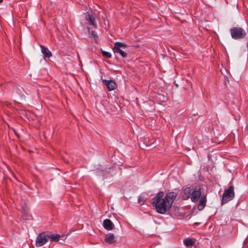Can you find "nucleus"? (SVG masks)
Here are the masks:
<instances>
[{"label":"nucleus","instance_id":"6","mask_svg":"<svg viewBox=\"0 0 248 248\" xmlns=\"http://www.w3.org/2000/svg\"><path fill=\"white\" fill-rule=\"evenodd\" d=\"M126 45L120 43V42H116L114 45V47L113 48V51L115 53H117L120 54L123 57L125 58L126 56V53L121 50V48L123 47H125Z\"/></svg>","mask_w":248,"mask_h":248},{"label":"nucleus","instance_id":"2","mask_svg":"<svg viewBox=\"0 0 248 248\" xmlns=\"http://www.w3.org/2000/svg\"><path fill=\"white\" fill-rule=\"evenodd\" d=\"M234 196V186L233 185H232L227 189L225 190L222 197L221 205L225 204L233 200Z\"/></svg>","mask_w":248,"mask_h":248},{"label":"nucleus","instance_id":"5","mask_svg":"<svg viewBox=\"0 0 248 248\" xmlns=\"http://www.w3.org/2000/svg\"><path fill=\"white\" fill-rule=\"evenodd\" d=\"M202 195L201 186H196L192 188L190 199L192 202H196L199 201Z\"/></svg>","mask_w":248,"mask_h":248},{"label":"nucleus","instance_id":"11","mask_svg":"<svg viewBox=\"0 0 248 248\" xmlns=\"http://www.w3.org/2000/svg\"><path fill=\"white\" fill-rule=\"evenodd\" d=\"M103 226L108 231L111 230L114 227V224L109 219H106L103 221Z\"/></svg>","mask_w":248,"mask_h":248},{"label":"nucleus","instance_id":"3","mask_svg":"<svg viewBox=\"0 0 248 248\" xmlns=\"http://www.w3.org/2000/svg\"><path fill=\"white\" fill-rule=\"evenodd\" d=\"M230 31L232 38L235 40L244 38L247 34L244 29L238 27L231 28Z\"/></svg>","mask_w":248,"mask_h":248},{"label":"nucleus","instance_id":"20","mask_svg":"<svg viewBox=\"0 0 248 248\" xmlns=\"http://www.w3.org/2000/svg\"><path fill=\"white\" fill-rule=\"evenodd\" d=\"M139 202L140 203V199H139Z\"/></svg>","mask_w":248,"mask_h":248},{"label":"nucleus","instance_id":"13","mask_svg":"<svg viewBox=\"0 0 248 248\" xmlns=\"http://www.w3.org/2000/svg\"><path fill=\"white\" fill-rule=\"evenodd\" d=\"M40 46L41 48V52L45 57L49 58L52 56L51 52L47 47L43 46Z\"/></svg>","mask_w":248,"mask_h":248},{"label":"nucleus","instance_id":"4","mask_svg":"<svg viewBox=\"0 0 248 248\" xmlns=\"http://www.w3.org/2000/svg\"><path fill=\"white\" fill-rule=\"evenodd\" d=\"M49 239V232H45L40 233L37 236L35 245L37 247H40L45 245Z\"/></svg>","mask_w":248,"mask_h":248},{"label":"nucleus","instance_id":"15","mask_svg":"<svg viewBox=\"0 0 248 248\" xmlns=\"http://www.w3.org/2000/svg\"><path fill=\"white\" fill-rule=\"evenodd\" d=\"M61 235L59 234H51L49 232V239H50L51 241L53 242H57L59 240V238Z\"/></svg>","mask_w":248,"mask_h":248},{"label":"nucleus","instance_id":"14","mask_svg":"<svg viewBox=\"0 0 248 248\" xmlns=\"http://www.w3.org/2000/svg\"><path fill=\"white\" fill-rule=\"evenodd\" d=\"M184 244L186 247L192 246L194 244V239L190 238H187L184 240Z\"/></svg>","mask_w":248,"mask_h":248},{"label":"nucleus","instance_id":"19","mask_svg":"<svg viewBox=\"0 0 248 248\" xmlns=\"http://www.w3.org/2000/svg\"><path fill=\"white\" fill-rule=\"evenodd\" d=\"M88 31H89V33L90 32V31L89 29H88Z\"/></svg>","mask_w":248,"mask_h":248},{"label":"nucleus","instance_id":"17","mask_svg":"<svg viewBox=\"0 0 248 248\" xmlns=\"http://www.w3.org/2000/svg\"><path fill=\"white\" fill-rule=\"evenodd\" d=\"M91 34H92V36L95 39H96V38H97V34L96 32H95L94 31H91Z\"/></svg>","mask_w":248,"mask_h":248},{"label":"nucleus","instance_id":"7","mask_svg":"<svg viewBox=\"0 0 248 248\" xmlns=\"http://www.w3.org/2000/svg\"><path fill=\"white\" fill-rule=\"evenodd\" d=\"M86 19L88 21L90 25H92L94 28H97V24L95 22V16L92 12H87V16H86Z\"/></svg>","mask_w":248,"mask_h":248},{"label":"nucleus","instance_id":"8","mask_svg":"<svg viewBox=\"0 0 248 248\" xmlns=\"http://www.w3.org/2000/svg\"><path fill=\"white\" fill-rule=\"evenodd\" d=\"M102 81L110 91L114 90L117 87V84L114 80L103 79Z\"/></svg>","mask_w":248,"mask_h":248},{"label":"nucleus","instance_id":"12","mask_svg":"<svg viewBox=\"0 0 248 248\" xmlns=\"http://www.w3.org/2000/svg\"><path fill=\"white\" fill-rule=\"evenodd\" d=\"M105 241L108 244H112L115 242V237L113 234L109 233L106 235Z\"/></svg>","mask_w":248,"mask_h":248},{"label":"nucleus","instance_id":"10","mask_svg":"<svg viewBox=\"0 0 248 248\" xmlns=\"http://www.w3.org/2000/svg\"><path fill=\"white\" fill-rule=\"evenodd\" d=\"M199 202L198 205V209L200 211L202 210L205 207L207 202L206 195L203 194L199 200Z\"/></svg>","mask_w":248,"mask_h":248},{"label":"nucleus","instance_id":"1","mask_svg":"<svg viewBox=\"0 0 248 248\" xmlns=\"http://www.w3.org/2000/svg\"><path fill=\"white\" fill-rule=\"evenodd\" d=\"M163 191L158 192L152 199V205L155 207L156 212L161 214H165L170 210L175 199L176 194L173 192L168 193L164 198Z\"/></svg>","mask_w":248,"mask_h":248},{"label":"nucleus","instance_id":"9","mask_svg":"<svg viewBox=\"0 0 248 248\" xmlns=\"http://www.w3.org/2000/svg\"><path fill=\"white\" fill-rule=\"evenodd\" d=\"M191 191L192 188L190 187H184L181 193L182 198L186 200L190 198Z\"/></svg>","mask_w":248,"mask_h":248},{"label":"nucleus","instance_id":"16","mask_svg":"<svg viewBox=\"0 0 248 248\" xmlns=\"http://www.w3.org/2000/svg\"><path fill=\"white\" fill-rule=\"evenodd\" d=\"M102 54L104 57L108 58H110L111 57V54L108 52H107L105 51H102Z\"/></svg>","mask_w":248,"mask_h":248},{"label":"nucleus","instance_id":"18","mask_svg":"<svg viewBox=\"0 0 248 248\" xmlns=\"http://www.w3.org/2000/svg\"><path fill=\"white\" fill-rule=\"evenodd\" d=\"M2 1V0H0V3Z\"/></svg>","mask_w":248,"mask_h":248}]
</instances>
